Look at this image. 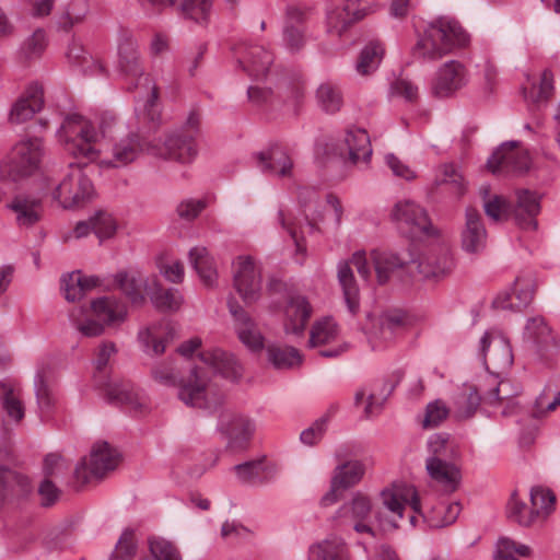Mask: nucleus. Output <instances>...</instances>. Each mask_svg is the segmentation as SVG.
I'll use <instances>...</instances> for the list:
<instances>
[{
	"label": "nucleus",
	"instance_id": "f257e3e1",
	"mask_svg": "<svg viewBox=\"0 0 560 560\" xmlns=\"http://www.w3.org/2000/svg\"><path fill=\"white\" fill-rule=\"evenodd\" d=\"M63 150L85 164L96 163L100 168H120L136 162L142 154H150L152 141L139 132H130L116 140L110 156H103L100 148L102 135L95 125L79 114L68 115L57 131Z\"/></svg>",
	"mask_w": 560,
	"mask_h": 560
},
{
	"label": "nucleus",
	"instance_id": "f03ea898",
	"mask_svg": "<svg viewBox=\"0 0 560 560\" xmlns=\"http://www.w3.org/2000/svg\"><path fill=\"white\" fill-rule=\"evenodd\" d=\"M178 398L187 406L209 413L218 412L217 430L226 440L229 448L240 451L247 446L255 432L254 423L247 417L224 407L223 390L208 377L203 368L190 371L187 380L180 383Z\"/></svg>",
	"mask_w": 560,
	"mask_h": 560
},
{
	"label": "nucleus",
	"instance_id": "7ed1b4c3",
	"mask_svg": "<svg viewBox=\"0 0 560 560\" xmlns=\"http://www.w3.org/2000/svg\"><path fill=\"white\" fill-rule=\"evenodd\" d=\"M119 66L128 89L138 90L135 107L138 121L149 129H156L161 125L158 88L149 75L143 74L138 54L128 40L119 46Z\"/></svg>",
	"mask_w": 560,
	"mask_h": 560
},
{
	"label": "nucleus",
	"instance_id": "20e7f679",
	"mask_svg": "<svg viewBox=\"0 0 560 560\" xmlns=\"http://www.w3.org/2000/svg\"><path fill=\"white\" fill-rule=\"evenodd\" d=\"M233 285L246 304L260 299H270V306L277 307L280 294V279L277 276L268 278L266 289L262 291L261 269L250 256H238L233 261Z\"/></svg>",
	"mask_w": 560,
	"mask_h": 560
},
{
	"label": "nucleus",
	"instance_id": "39448f33",
	"mask_svg": "<svg viewBox=\"0 0 560 560\" xmlns=\"http://www.w3.org/2000/svg\"><path fill=\"white\" fill-rule=\"evenodd\" d=\"M127 317V306L124 302L109 296L94 300L90 308L71 313V319L77 329L85 337H97L106 326H115Z\"/></svg>",
	"mask_w": 560,
	"mask_h": 560
},
{
	"label": "nucleus",
	"instance_id": "423d86ee",
	"mask_svg": "<svg viewBox=\"0 0 560 560\" xmlns=\"http://www.w3.org/2000/svg\"><path fill=\"white\" fill-rule=\"evenodd\" d=\"M298 200L304 215V226L285 225L282 218V252L291 256L296 264L302 265L307 255L304 229H307L308 232L315 229V224L312 222L315 220L312 206L318 201V194L313 188L303 187L299 189Z\"/></svg>",
	"mask_w": 560,
	"mask_h": 560
},
{
	"label": "nucleus",
	"instance_id": "0eeeda50",
	"mask_svg": "<svg viewBox=\"0 0 560 560\" xmlns=\"http://www.w3.org/2000/svg\"><path fill=\"white\" fill-rule=\"evenodd\" d=\"M116 351L113 342L102 343L95 359L94 382L97 387L104 390L108 401L127 405L135 410L141 409L144 404L140 401L138 394L132 390L131 386L127 383L117 382L107 374V364Z\"/></svg>",
	"mask_w": 560,
	"mask_h": 560
},
{
	"label": "nucleus",
	"instance_id": "6e6552de",
	"mask_svg": "<svg viewBox=\"0 0 560 560\" xmlns=\"http://www.w3.org/2000/svg\"><path fill=\"white\" fill-rule=\"evenodd\" d=\"M43 155L44 147L39 138L18 142L0 164L1 179L18 182L33 175L39 170Z\"/></svg>",
	"mask_w": 560,
	"mask_h": 560
},
{
	"label": "nucleus",
	"instance_id": "1a4fd4ad",
	"mask_svg": "<svg viewBox=\"0 0 560 560\" xmlns=\"http://www.w3.org/2000/svg\"><path fill=\"white\" fill-rule=\"evenodd\" d=\"M70 163L68 173L56 187L52 197L65 209L75 207L89 199L93 194L92 182L84 175L82 166H86L82 160Z\"/></svg>",
	"mask_w": 560,
	"mask_h": 560
},
{
	"label": "nucleus",
	"instance_id": "9d476101",
	"mask_svg": "<svg viewBox=\"0 0 560 560\" xmlns=\"http://www.w3.org/2000/svg\"><path fill=\"white\" fill-rule=\"evenodd\" d=\"M371 517L372 502L370 497L357 491L349 501L336 511L334 520L339 527L352 528L359 534H369L375 537Z\"/></svg>",
	"mask_w": 560,
	"mask_h": 560
},
{
	"label": "nucleus",
	"instance_id": "9b49d317",
	"mask_svg": "<svg viewBox=\"0 0 560 560\" xmlns=\"http://www.w3.org/2000/svg\"><path fill=\"white\" fill-rule=\"evenodd\" d=\"M392 218L401 233L409 237L431 236L435 233L427 210L415 201H398L393 208Z\"/></svg>",
	"mask_w": 560,
	"mask_h": 560
},
{
	"label": "nucleus",
	"instance_id": "f8f14e48",
	"mask_svg": "<svg viewBox=\"0 0 560 560\" xmlns=\"http://www.w3.org/2000/svg\"><path fill=\"white\" fill-rule=\"evenodd\" d=\"M119 463V455L108 443H96L89 457L83 458L75 467L74 476L82 483L101 479L114 470Z\"/></svg>",
	"mask_w": 560,
	"mask_h": 560
},
{
	"label": "nucleus",
	"instance_id": "ddd939ff",
	"mask_svg": "<svg viewBox=\"0 0 560 560\" xmlns=\"http://www.w3.org/2000/svg\"><path fill=\"white\" fill-rule=\"evenodd\" d=\"M150 155L188 164L197 158L198 145L194 135L174 131L168 133L163 141H152Z\"/></svg>",
	"mask_w": 560,
	"mask_h": 560
},
{
	"label": "nucleus",
	"instance_id": "4468645a",
	"mask_svg": "<svg viewBox=\"0 0 560 560\" xmlns=\"http://www.w3.org/2000/svg\"><path fill=\"white\" fill-rule=\"evenodd\" d=\"M371 257L380 284L387 283L394 277H397L400 281L412 278V266L415 265L412 253L396 254L373 250Z\"/></svg>",
	"mask_w": 560,
	"mask_h": 560
},
{
	"label": "nucleus",
	"instance_id": "2eb2a0df",
	"mask_svg": "<svg viewBox=\"0 0 560 560\" xmlns=\"http://www.w3.org/2000/svg\"><path fill=\"white\" fill-rule=\"evenodd\" d=\"M37 412L42 421L49 419L57 404L54 370L49 363H40L34 377Z\"/></svg>",
	"mask_w": 560,
	"mask_h": 560
},
{
	"label": "nucleus",
	"instance_id": "dca6fc26",
	"mask_svg": "<svg viewBox=\"0 0 560 560\" xmlns=\"http://www.w3.org/2000/svg\"><path fill=\"white\" fill-rule=\"evenodd\" d=\"M469 37H418L412 56L422 61H434L465 48Z\"/></svg>",
	"mask_w": 560,
	"mask_h": 560
},
{
	"label": "nucleus",
	"instance_id": "f3484780",
	"mask_svg": "<svg viewBox=\"0 0 560 560\" xmlns=\"http://www.w3.org/2000/svg\"><path fill=\"white\" fill-rule=\"evenodd\" d=\"M282 326L287 334L301 335L312 315V306L304 295L287 292L282 295Z\"/></svg>",
	"mask_w": 560,
	"mask_h": 560
},
{
	"label": "nucleus",
	"instance_id": "a211bd4d",
	"mask_svg": "<svg viewBox=\"0 0 560 560\" xmlns=\"http://www.w3.org/2000/svg\"><path fill=\"white\" fill-rule=\"evenodd\" d=\"M518 144V141H506L491 154L487 165L492 173H524L529 168V156L517 150Z\"/></svg>",
	"mask_w": 560,
	"mask_h": 560
},
{
	"label": "nucleus",
	"instance_id": "6ab92c4d",
	"mask_svg": "<svg viewBox=\"0 0 560 560\" xmlns=\"http://www.w3.org/2000/svg\"><path fill=\"white\" fill-rule=\"evenodd\" d=\"M511 292L498 295L493 306L502 310H522L530 304L535 292V278L530 270L522 271L514 280Z\"/></svg>",
	"mask_w": 560,
	"mask_h": 560
},
{
	"label": "nucleus",
	"instance_id": "aec40b11",
	"mask_svg": "<svg viewBox=\"0 0 560 560\" xmlns=\"http://www.w3.org/2000/svg\"><path fill=\"white\" fill-rule=\"evenodd\" d=\"M236 56L244 71L255 80H270L277 73L270 70L273 56L262 46H242L236 50Z\"/></svg>",
	"mask_w": 560,
	"mask_h": 560
},
{
	"label": "nucleus",
	"instance_id": "412c9836",
	"mask_svg": "<svg viewBox=\"0 0 560 560\" xmlns=\"http://www.w3.org/2000/svg\"><path fill=\"white\" fill-rule=\"evenodd\" d=\"M228 306L233 317V326L238 340L253 352L262 350L264 337L255 320L234 299L228 302Z\"/></svg>",
	"mask_w": 560,
	"mask_h": 560
},
{
	"label": "nucleus",
	"instance_id": "4be33fe9",
	"mask_svg": "<svg viewBox=\"0 0 560 560\" xmlns=\"http://www.w3.org/2000/svg\"><path fill=\"white\" fill-rule=\"evenodd\" d=\"M425 470L432 486L443 494H452L460 485V469L448 459L427 458Z\"/></svg>",
	"mask_w": 560,
	"mask_h": 560
},
{
	"label": "nucleus",
	"instance_id": "5701e85b",
	"mask_svg": "<svg viewBox=\"0 0 560 560\" xmlns=\"http://www.w3.org/2000/svg\"><path fill=\"white\" fill-rule=\"evenodd\" d=\"M468 82L467 70L459 61L450 60L441 66L432 83V92L438 97L452 96Z\"/></svg>",
	"mask_w": 560,
	"mask_h": 560
},
{
	"label": "nucleus",
	"instance_id": "b1692460",
	"mask_svg": "<svg viewBox=\"0 0 560 560\" xmlns=\"http://www.w3.org/2000/svg\"><path fill=\"white\" fill-rule=\"evenodd\" d=\"M175 328L168 319H161L138 332V340L143 352L149 355H161L167 343L175 338Z\"/></svg>",
	"mask_w": 560,
	"mask_h": 560
},
{
	"label": "nucleus",
	"instance_id": "393cba45",
	"mask_svg": "<svg viewBox=\"0 0 560 560\" xmlns=\"http://www.w3.org/2000/svg\"><path fill=\"white\" fill-rule=\"evenodd\" d=\"M541 197L529 189H520L516 191V202L512 205V217L522 230L535 231L538 222L536 220L540 212Z\"/></svg>",
	"mask_w": 560,
	"mask_h": 560
},
{
	"label": "nucleus",
	"instance_id": "a878e982",
	"mask_svg": "<svg viewBox=\"0 0 560 560\" xmlns=\"http://www.w3.org/2000/svg\"><path fill=\"white\" fill-rule=\"evenodd\" d=\"M8 207L14 213L15 223L21 229L34 226L44 215L43 200L33 194L15 195Z\"/></svg>",
	"mask_w": 560,
	"mask_h": 560
},
{
	"label": "nucleus",
	"instance_id": "bb28decb",
	"mask_svg": "<svg viewBox=\"0 0 560 560\" xmlns=\"http://www.w3.org/2000/svg\"><path fill=\"white\" fill-rule=\"evenodd\" d=\"M487 230L480 212L467 207L465 211V225L460 233L462 248L469 254L480 253L487 245Z\"/></svg>",
	"mask_w": 560,
	"mask_h": 560
},
{
	"label": "nucleus",
	"instance_id": "cd10ccee",
	"mask_svg": "<svg viewBox=\"0 0 560 560\" xmlns=\"http://www.w3.org/2000/svg\"><path fill=\"white\" fill-rule=\"evenodd\" d=\"M384 506L401 520L404 516L405 504L409 503L416 513H420V498L413 486L404 483H394L392 488H386L381 492Z\"/></svg>",
	"mask_w": 560,
	"mask_h": 560
},
{
	"label": "nucleus",
	"instance_id": "c85d7f7f",
	"mask_svg": "<svg viewBox=\"0 0 560 560\" xmlns=\"http://www.w3.org/2000/svg\"><path fill=\"white\" fill-rule=\"evenodd\" d=\"M524 339L530 342L536 352L544 359L548 360L557 352L556 339L542 317L537 316L528 319L524 330Z\"/></svg>",
	"mask_w": 560,
	"mask_h": 560
},
{
	"label": "nucleus",
	"instance_id": "c756f323",
	"mask_svg": "<svg viewBox=\"0 0 560 560\" xmlns=\"http://www.w3.org/2000/svg\"><path fill=\"white\" fill-rule=\"evenodd\" d=\"M199 359L207 368L212 370L213 373L219 374L231 382H236L242 377V365L237 362L234 355L226 353L221 349L211 348L203 350L199 353Z\"/></svg>",
	"mask_w": 560,
	"mask_h": 560
},
{
	"label": "nucleus",
	"instance_id": "7c9ffc66",
	"mask_svg": "<svg viewBox=\"0 0 560 560\" xmlns=\"http://www.w3.org/2000/svg\"><path fill=\"white\" fill-rule=\"evenodd\" d=\"M453 267L454 260L452 254L448 249L442 248L439 253H429L421 256L419 259L415 258L412 278L416 273L422 279L443 277L448 273Z\"/></svg>",
	"mask_w": 560,
	"mask_h": 560
},
{
	"label": "nucleus",
	"instance_id": "2f4dec72",
	"mask_svg": "<svg viewBox=\"0 0 560 560\" xmlns=\"http://www.w3.org/2000/svg\"><path fill=\"white\" fill-rule=\"evenodd\" d=\"M237 479L243 483L260 485L277 475V464L266 455L233 467Z\"/></svg>",
	"mask_w": 560,
	"mask_h": 560
},
{
	"label": "nucleus",
	"instance_id": "473e14b6",
	"mask_svg": "<svg viewBox=\"0 0 560 560\" xmlns=\"http://www.w3.org/2000/svg\"><path fill=\"white\" fill-rule=\"evenodd\" d=\"M88 12V0H70L54 15L50 30L56 33H70L84 21Z\"/></svg>",
	"mask_w": 560,
	"mask_h": 560
},
{
	"label": "nucleus",
	"instance_id": "72a5a7b5",
	"mask_svg": "<svg viewBox=\"0 0 560 560\" xmlns=\"http://www.w3.org/2000/svg\"><path fill=\"white\" fill-rule=\"evenodd\" d=\"M368 14L364 0H346L342 9H335L327 13L328 32L341 35L347 26L363 19Z\"/></svg>",
	"mask_w": 560,
	"mask_h": 560
},
{
	"label": "nucleus",
	"instance_id": "f704fd0d",
	"mask_svg": "<svg viewBox=\"0 0 560 560\" xmlns=\"http://www.w3.org/2000/svg\"><path fill=\"white\" fill-rule=\"evenodd\" d=\"M44 105V90L38 83H32L27 86L21 97L14 103L10 119L20 124L31 119Z\"/></svg>",
	"mask_w": 560,
	"mask_h": 560
},
{
	"label": "nucleus",
	"instance_id": "c9c22d12",
	"mask_svg": "<svg viewBox=\"0 0 560 560\" xmlns=\"http://www.w3.org/2000/svg\"><path fill=\"white\" fill-rule=\"evenodd\" d=\"M410 327V317L399 308L386 310L377 318V335L385 342L401 337Z\"/></svg>",
	"mask_w": 560,
	"mask_h": 560
},
{
	"label": "nucleus",
	"instance_id": "e433bc0d",
	"mask_svg": "<svg viewBox=\"0 0 560 560\" xmlns=\"http://www.w3.org/2000/svg\"><path fill=\"white\" fill-rule=\"evenodd\" d=\"M145 293L154 307L161 312H177L184 302L178 289L163 288L155 277L147 281Z\"/></svg>",
	"mask_w": 560,
	"mask_h": 560
},
{
	"label": "nucleus",
	"instance_id": "4c0bfd02",
	"mask_svg": "<svg viewBox=\"0 0 560 560\" xmlns=\"http://www.w3.org/2000/svg\"><path fill=\"white\" fill-rule=\"evenodd\" d=\"M0 404L11 420L19 422L23 419L25 407L19 383L12 380L0 382Z\"/></svg>",
	"mask_w": 560,
	"mask_h": 560
},
{
	"label": "nucleus",
	"instance_id": "58836bf2",
	"mask_svg": "<svg viewBox=\"0 0 560 560\" xmlns=\"http://www.w3.org/2000/svg\"><path fill=\"white\" fill-rule=\"evenodd\" d=\"M337 278L342 290L345 304L349 313L354 316L360 311V290L348 261L338 264Z\"/></svg>",
	"mask_w": 560,
	"mask_h": 560
},
{
	"label": "nucleus",
	"instance_id": "ea45409f",
	"mask_svg": "<svg viewBox=\"0 0 560 560\" xmlns=\"http://www.w3.org/2000/svg\"><path fill=\"white\" fill-rule=\"evenodd\" d=\"M189 262L198 273L201 282L212 287L217 282L218 271L213 257L203 246H195L188 253Z\"/></svg>",
	"mask_w": 560,
	"mask_h": 560
},
{
	"label": "nucleus",
	"instance_id": "a19ab883",
	"mask_svg": "<svg viewBox=\"0 0 560 560\" xmlns=\"http://www.w3.org/2000/svg\"><path fill=\"white\" fill-rule=\"evenodd\" d=\"M345 143L348 150V158L352 164L360 161L369 162L372 148L370 137L365 129L352 127L346 132Z\"/></svg>",
	"mask_w": 560,
	"mask_h": 560
},
{
	"label": "nucleus",
	"instance_id": "79ce46f5",
	"mask_svg": "<svg viewBox=\"0 0 560 560\" xmlns=\"http://www.w3.org/2000/svg\"><path fill=\"white\" fill-rule=\"evenodd\" d=\"M365 475V465L362 460L351 459L336 466L331 477L334 488L348 490L361 482Z\"/></svg>",
	"mask_w": 560,
	"mask_h": 560
},
{
	"label": "nucleus",
	"instance_id": "37998d69",
	"mask_svg": "<svg viewBox=\"0 0 560 560\" xmlns=\"http://www.w3.org/2000/svg\"><path fill=\"white\" fill-rule=\"evenodd\" d=\"M282 100L287 112L298 115L300 107L304 101V82L301 73H292L291 75H282Z\"/></svg>",
	"mask_w": 560,
	"mask_h": 560
},
{
	"label": "nucleus",
	"instance_id": "c03bdc74",
	"mask_svg": "<svg viewBox=\"0 0 560 560\" xmlns=\"http://www.w3.org/2000/svg\"><path fill=\"white\" fill-rule=\"evenodd\" d=\"M310 560H350L346 542L338 537H330L310 547Z\"/></svg>",
	"mask_w": 560,
	"mask_h": 560
},
{
	"label": "nucleus",
	"instance_id": "a18cd8bd",
	"mask_svg": "<svg viewBox=\"0 0 560 560\" xmlns=\"http://www.w3.org/2000/svg\"><path fill=\"white\" fill-rule=\"evenodd\" d=\"M97 282L96 277H85L80 271H73L61 278V289L66 300L74 302L80 300L88 290L94 288Z\"/></svg>",
	"mask_w": 560,
	"mask_h": 560
},
{
	"label": "nucleus",
	"instance_id": "49530a36",
	"mask_svg": "<svg viewBox=\"0 0 560 560\" xmlns=\"http://www.w3.org/2000/svg\"><path fill=\"white\" fill-rule=\"evenodd\" d=\"M212 0H182L178 7L183 19L206 26L212 15Z\"/></svg>",
	"mask_w": 560,
	"mask_h": 560
},
{
	"label": "nucleus",
	"instance_id": "de8ad7c7",
	"mask_svg": "<svg viewBox=\"0 0 560 560\" xmlns=\"http://www.w3.org/2000/svg\"><path fill=\"white\" fill-rule=\"evenodd\" d=\"M148 280H151V278L143 279V277L139 273L128 272H119L115 278L119 289L129 298L133 304L143 303V291L145 292V283Z\"/></svg>",
	"mask_w": 560,
	"mask_h": 560
},
{
	"label": "nucleus",
	"instance_id": "09e8293b",
	"mask_svg": "<svg viewBox=\"0 0 560 560\" xmlns=\"http://www.w3.org/2000/svg\"><path fill=\"white\" fill-rule=\"evenodd\" d=\"M506 515L511 521L516 522L521 526L528 527L538 518L539 510H533V506L528 508L518 498L517 492L514 491L506 505Z\"/></svg>",
	"mask_w": 560,
	"mask_h": 560
},
{
	"label": "nucleus",
	"instance_id": "8fccbe9b",
	"mask_svg": "<svg viewBox=\"0 0 560 560\" xmlns=\"http://www.w3.org/2000/svg\"><path fill=\"white\" fill-rule=\"evenodd\" d=\"M384 52L383 44L380 40H372L361 50L355 66L357 71L362 75L375 71L384 57Z\"/></svg>",
	"mask_w": 560,
	"mask_h": 560
},
{
	"label": "nucleus",
	"instance_id": "3c124183",
	"mask_svg": "<svg viewBox=\"0 0 560 560\" xmlns=\"http://www.w3.org/2000/svg\"><path fill=\"white\" fill-rule=\"evenodd\" d=\"M318 106L327 114H335L340 110L343 97L340 89L329 82L322 83L316 91Z\"/></svg>",
	"mask_w": 560,
	"mask_h": 560
},
{
	"label": "nucleus",
	"instance_id": "603ef678",
	"mask_svg": "<svg viewBox=\"0 0 560 560\" xmlns=\"http://www.w3.org/2000/svg\"><path fill=\"white\" fill-rule=\"evenodd\" d=\"M338 336V326L331 317L316 320L310 332L308 346L315 348L335 340Z\"/></svg>",
	"mask_w": 560,
	"mask_h": 560
},
{
	"label": "nucleus",
	"instance_id": "864d4df0",
	"mask_svg": "<svg viewBox=\"0 0 560 560\" xmlns=\"http://www.w3.org/2000/svg\"><path fill=\"white\" fill-rule=\"evenodd\" d=\"M482 401L481 395L477 389L470 388L469 394L460 395L455 402L454 415L458 420H467L471 418L480 402Z\"/></svg>",
	"mask_w": 560,
	"mask_h": 560
},
{
	"label": "nucleus",
	"instance_id": "5fc2aeb1",
	"mask_svg": "<svg viewBox=\"0 0 560 560\" xmlns=\"http://www.w3.org/2000/svg\"><path fill=\"white\" fill-rule=\"evenodd\" d=\"M93 232L101 240L110 238L117 231V222L115 218L106 211H97L91 217Z\"/></svg>",
	"mask_w": 560,
	"mask_h": 560
},
{
	"label": "nucleus",
	"instance_id": "6e6d98bb",
	"mask_svg": "<svg viewBox=\"0 0 560 560\" xmlns=\"http://www.w3.org/2000/svg\"><path fill=\"white\" fill-rule=\"evenodd\" d=\"M483 210L487 217L495 222L506 220L512 217V203L503 196L495 195L485 201Z\"/></svg>",
	"mask_w": 560,
	"mask_h": 560
},
{
	"label": "nucleus",
	"instance_id": "4d7b16f0",
	"mask_svg": "<svg viewBox=\"0 0 560 560\" xmlns=\"http://www.w3.org/2000/svg\"><path fill=\"white\" fill-rule=\"evenodd\" d=\"M529 494L533 510H539V515L547 516L555 510L556 497L550 489L533 487Z\"/></svg>",
	"mask_w": 560,
	"mask_h": 560
},
{
	"label": "nucleus",
	"instance_id": "13d9d810",
	"mask_svg": "<svg viewBox=\"0 0 560 560\" xmlns=\"http://www.w3.org/2000/svg\"><path fill=\"white\" fill-rule=\"evenodd\" d=\"M460 504L453 502L448 504H439L433 508V516L431 518V525L434 527H444L456 521L460 513Z\"/></svg>",
	"mask_w": 560,
	"mask_h": 560
},
{
	"label": "nucleus",
	"instance_id": "bf43d9fd",
	"mask_svg": "<svg viewBox=\"0 0 560 560\" xmlns=\"http://www.w3.org/2000/svg\"><path fill=\"white\" fill-rule=\"evenodd\" d=\"M436 184L450 185L452 191L458 196L463 195L465 191L464 177L453 163L442 165L440 176L436 179Z\"/></svg>",
	"mask_w": 560,
	"mask_h": 560
},
{
	"label": "nucleus",
	"instance_id": "052dcab7",
	"mask_svg": "<svg viewBox=\"0 0 560 560\" xmlns=\"http://www.w3.org/2000/svg\"><path fill=\"white\" fill-rule=\"evenodd\" d=\"M150 552L155 560H182L177 548L163 538L149 540Z\"/></svg>",
	"mask_w": 560,
	"mask_h": 560
},
{
	"label": "nucleus",
	"instance_id": "680f3d73",
	"mask_svg": "<svg viewBox=\"0 0 560 560\" xmlns=\"http://www.w3.org/2000/svg\"><path fill=\"white\" fill-rule=\"evenodd\" d=\"M450 435L447 433H434L427 442V447L430 455L427 458H439L441 460L448 459L450 453Z\"/></svg>",
	"mask_w": 560,
	"mask_h": 560
},
{
	"label": "nucleus",
	"instance_id": "e2e57ef3",
	"mask_svg": "<svg viewBox=\"0 0 560 560\" xmlns=\"http://www.w3.org/2000/svg\"><path fill=\"white\" fill-rule=\"evenodd\" d=\"M136 555V542L132 530L126 529L112 553L110 560H132Z\"/></svg>",
	"mask_w": 560,
	"mask_h": 560
},
{
	"label": "nucleus",
	"instance_id": "0e129e2a",
	"mask_svg": "<svg viewBox=\"0 0 560 560\" xmlns=\"http://www.w3.org/2000/svg\"><path fill=\"white\" fill-rule=\"evenodd\" d=\"M221 536L232 542H244L253 537V532L237 521H226L221 526Z\"/></svg>",
	"mask_w": 560,
	"mask_h": 560
},
{
	"label": "nucleus",
	"instance_id": "69168bd1",
	"mask_svg": "<svg viewBox=\"0 0 560 560\" xmlns=\"http://www.w3.org/2000/svg\"><path fill=\"white\" fill-rule=\"evenodd\" d=\"M329 419L330 415L326 413L317 419L310 428L303 430L300 434L301 442L310 446L318 443L327 430Z\"/></svg>",
	"mask_w": 560,
	"mask_h": 560
},
{
	"label": "nucleus",
	"instance_id": "338daca9",
	"mask_svg": "<svg viewBox=\"0 0 560 560\" xmlns=\"http://www.w3.org/2000/svg\"><path fill=\"white\" fill-rule=\"evenodd\" d=\"M394 389H395L394 384H389L387 386V383H385L384 389L380 390V393H377L376 390H373L368 396V404L364 408L365 417L372 418L375 415H377L381 411L385 400L392 395Z\"/></svg>",
	"mask_w": 560,
	"mask_h": 560
},
{
	"label": "nucleus",
	"instance_id": "774afa93",
	"mask_svg": "<svg viewBox=\"0 0 560 560\" xmlns=\"http://www.w3.org/2000/svg\"><path fill=\"white\" fill-rule=\"evenodd\" d=\"M448 416V409L441 400L428 404L423 419L424 428H434L440 425Z\"/></svg>",
	"mask_w": 560,
	"mask_h": 560
}]
</instances>
